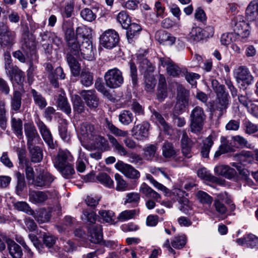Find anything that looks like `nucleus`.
<instances>
[{"instance_id":"50","label":"nucleus","mask_w":258,"mask_h":258,"mask_svg":"<svg viewBox=\"0 0 258 258\" xmlns=\"http://www.w3.org/2000/svg\"><path fill=\"white\" fill-rule=\"evenodd\" d=\"M66 178H70L74 173L75 169L73 167V162L62 166L61 168H56Z\"/></svg>"},{"instance_id":"4","label":"nucleus","mask_w":258,"mask_h":258,"mask_svg":"<svg viewBox=\"0 0 258 258\" xmlns=\"http://www.w3.org/2000/svg\"><path fill=\"white\" fill-rule=\"evenodd\" d=\"M16 43V33L7 25L0 22V45L2 47L11 48Z\"/></svg>"},{"instance_id":"15","label":"nucleus","mask_w":258,"mask_h":258,"mask_svg":"<svg viewBox=\"0 0 258 258\" xmlns=\"http://www.w3.org/2000/svg\"><path fill=\"white\" fill-rule=\"evenodd\" d=\"M24 133L28 146H32L34 142L39 139L37 131L32 122H27L24 125Z\"/></svg>"},{"instance_id":"26","label":"nucleus","mask_w":258,"mask_h":258,"mask_svg":"<svg viewBox=\"0 0 258 258\" xmlns=\"http://www.w3.org/2000/svg\"><path fill=\"white\" fill-rule=\"evenodd\" d=\"M139 191L147 198L153 199L156 202H159L161 199V196L146 183L141 184Z\"/></svg>"},{"instance_id":"32","label":"nucleus","mask_w":258,"mask_h":258,"mask_svg":"<svg viewBox=\"0 0 258 258\" xmlns=\"http://www.w3.org/2000/svg\"><path fill=\"white\" fill-rule=\"evenodd\" d=\"M11 123L12 130L15 135L19 139L23 138V122L21 119L16 118L12 114Z\"/></svg>"},{"instance_id":"60","label":"nucleus","mask_w":258,"mask_h":258,"mask_svg":"<svg viewBox=\"0 0 258 258\" xmlns=\"http://www.w3.org/2000/svg\"><path fill=\"white\" fill-rule=\"evenodd\" d=\"M196 196L198 200L203 204L211 205L212 203V197L203 191H199Z\"/></svg>"},{"instance_id":"46","label":"nucleus","mask_w":258,"mask_h":258,"mask_svg":"<svg viewBox=\"0 0 258 258\" xmlns=\"http://www.w3.org/2000/svg\"><path fill=\"white\" fill-rule=\"evenodd\" d=\"M93 77L88 70L84 69L81 74V83L85 87H89L93 84Z\"/></svg>"},{"instance_id":"8","label":"nucleus","mask_w":258,"mask_h":258,"mask_svg":"<svg viewBox=\"0 0 258 258\" xmlns=\"http://www.w3.org/2000/svg\"><path fill=\"white\" fill-rule=\"evenodd\" d=\"M119 39L118 33L112 29L104 31L99 38L100 45L107 49L115 47L119 42Z\"/></svg>"},{"instance_id":"22","label":"nucleus","mask_w":258,"mask_h":258,"mask_svg":"<svg viewBox=\"0 0 258 258\" xmlns=\"http://www.w3.org/2000/svg\"><path fill=\"white\" fill-rule=\"evenodd\" d=\"M22 97V94L20 91L17 90L14 91L10 102L11 114L21 112Z\"/></svg>"},{"instance_id":"58","label":"nucleus","mask_w":258,"mask_h":258,"mask_svg":"<svg viewBox=\"0 0 258 258\" xmlns=\"http://www.w3.org/2000/svg\"><path fill=\"white\" fill-rule=\"evenodd\" d=\"M243 126L244 132L247 134L251 135L258 131V126L248 120L243 121Z\"/></svg>"},{"instance_id":"24","label":"nucleus","mask_w":258,"mask_h":258,"mask_svg":"<svg viewBox=\"0 0 258 258\" xmlns=\"http://www.w3.org/2000/svg\"><path fill=\"white\" fill-rule=\"evenodd\" d=\"M192 145V141L188 138L186 132L183 131L181 139V151L183 155L187 158L191 157L190 151Z\"/></svg>"},{"instance_id":"11","label":"nucleus","mask_w":258,"mask_h":258,"mask_svg":"<svg viewBox=\"0 0 258 258\" xmlns=\"http://www.w3.org/2000/svg\"><path fill=\"white\" fill-rule=\"evenodd\" d=\"M80 49V59H84L89 61L93 60L95 58L94 51L92 43L89 39L85 38L81 40Z\"/></svg>"},{"instance_id":"31","label":"nucleus","mask_w":258,"mask_h":258,"mask_svg":"<svg viewBox=\"0 0 258 258\" xmlns=\"http://www.w3.org/2000/svg\"><path fill=\"white\" fill-rule=\"evenodd\" d=\"M246 17L250 21L255 20L258 18V0L251 1L246 10Z\"/></svg>"},{"instance_id":"29","label":"nucleus","mask_w":258,"mask_h":258,"mask_svg":"<svg viewBox=\"0 0 258 258\" xmlns=\"http://www.w3.org/2000/svg\"><path fill=\"white\" fill-rule=\"evenodd\" d=\"M214 171L217 175H221L228 179H232L236 174L234 169L231 168L229 166L224 165H220L215 167Z\"/></svg>"},{"instance_id":"38","label":"nucleus","mask_w":258,"mask_h":258,"mask_svg":"<svg viewBox=\"0 0 258 258\" xmlns=\"http://www.w3.org/2000/svg\"><path fill=\"white\" fill-rule=\"evenodd\" d=\"M96 178L100 184L104 186L109 188L114 187V181L107 173L105 172L99 173L96 176Z\"/></svg>"},{"instance_id":"52","label":"nucleus","mask_w":258,"mask_h":258,"mask_svg":"<svg viewBox=\"0 0 258 258\" xmlns=\"http://www.w3.org/2000/svg\"><path fill=\"white\" fill-rule=\"evenodd\" d=\"M118 119L122 124L127 125L133 121L134 116L130 111L123 110L119 114Z\"/></svg>"},{"instance_id":"61","label":"nucleus","mask_w":258,"mask_h":258,"mask_svg":"<svg viewBox=\"0 0 258 258\" xmlns=\"http://www.w3.org/2000/svg\"><path fill=\"white\" fill-rule=\"evenodd\" d=\"M80 15L84 20L88 22H92L96 18V15L89 8L83 9L80 13Z\"/></svg>"},{"instance_id":"13","label":"nucleus","mask_w":258,"mask_h":258,"mask_svg":"<svg viewBox=\"0 0 258 258\" xmlns=\"http://www.w3.org/2000/svg\"><path fill=\"white\" fill-rule=\"evenodd\" d=\"M35 122L45 142L50 148L54 149L55 147V142H53L52 136L49 130L39 118H37L35 120Z\"/></svg>"},{"instance_id":"53","label":"nucleus","mask_w":258,"mask_h":258,"mask_svg":"<svg viewBox=\"0 0 258 258\" xmlns=\"http://www.w3.org/2000/svg\"><path fill=\"white\" fill-rule=\"evenodd\" d=\"M106 127L115 136L126 137L128 136L127 131L120 130L108 120H106Z\"/></svg>"},{"instance_id":"37","label":"nucleus","mask_w":258,"mask_h":258,"mask_svg":"<svg viewBox=\"0 0 258 258\" xmlns=\"http://www.w3.org/2000/svg\"><path fill=\"white\" fill-rule=\"evenodd\" d=\"M29 149L31 160L33 163L40 162L43 158V153L41 149L38 146H28Z\"/></svg>"},{"instance_id":"41","label":"nucleus","mask_w":258,"mask_h":258,"mask_svg":"<svg viewBox=\"0 0 258 258\" xmlns=\"http://www.w3.org/2000/svg\"><path fill=\"white\" fill-rule=\"evenodd\" d=\"M73 109L77 113H81L85 111V104L81 98L78 95H73L72 97Z\"/></svg>"},{"instance_id":"16","label":"nucleus","mask_w":258,"mask_h":258,"mask_svg":"<svg viewBox=\"0 0 258 258\" xmlns=\"http://www.w3.org/2000/svg\"><path fill=\"white\" fill-rule=\"evenodd\" d=\"M149 126L147 122L135 125L132 130V136L138 141L145 140L148 137Z\"/></svg>"},{"instance_id":"57","label":"nucleus","mask_w":258,"mask_h":258,"mask_svg":"<svg viewBox=\"0 0 258 258\" xmlns=\"http://www.w3.org/2000/svg\"><path fill=\"white\" fill-rule=\"evenodd\" d=\"M157 150V146L153 144L147 145L143 149L144 155L147 160H152L156 155Z\"/></svg>"},{"instance_id":"36","label":"nucleus","mask_w":258,"mask_h":258,"mask_svg":"<svg viewBox=\"0 0 258 258\" xmlns=\"http://www.w3.org/2000/svg\"><path fill=\"white\" fill-rule=\"evenodd\" d=\"M152 118L163 128L165 133L167 134L170 133L171 128L166 122L161 114L156 111H154L152 113Z\"/></svg>"},{"instance_id":"21","label":"nucleus","mask_w":258,"mask_h":258,"mask_svg":"<svg viewBox=\"0 0 258 258\" xmlns=\"http://www.w3.org/2000/svg\"><path fill=\"white\" fill-rule=\"evenodd\" d=\"M228 102V97H217L215 101L211 103L210 110L212 112H214L216 110L219 111V114L222 115L227 108Z\"/></svg>"},{"instance_id":"9","label":"nucleus","mask_w":258,"mask_h":258,"mask_svg":"<svg viewBox=\"0 0 258 258\" xmlns=\"http://www.w3.org/2000/svg\"><path fill=\"white\" fill-rule=\"evenodd\" d=\"M233 74L237 82L239 83H241L248 85L253 81V77L246 66L237 67L234 69Z\"/></svg>"},{"instance_id":"44","label":"nucleus","mask_w":258,"mask_h":258,"mask_svg":"<svg viewBox=\"0 0 258 258\" xmlns=\"http://www.w3.org/2000/svg\"><path fill=\"white\" fill-rule=\"evenodd\" d=\"M32 216L39 223L48 222L50 217L49 213L44 209H40L36 213L34 211V215Z\"/></svg>"},{"instance_id":"35","label":"nucleus","mask_w":258,"mask_h":258,"mask_svg":"<svg viewBox=\"0 0 258 258\" xmlns=\"http://www.w3.org/2000/svg\"><path fill=\"white\" fill-rule=\"evenodd\" d=\"M126 37L129 43H131L133 42V39L137 36L142 28L138 24L133 23L129 24V26L127 28Z\"/></svg>"},{"instance_id":"10","label":"nucleus","mask_w":258,"mask_h":258,"mask_svg":"<svg viewBox=\"0 0 258 258\" xmlns=\"http://www.w3.org/2000/svg\"><path fill=\"white\" fill-rule=\"evenodd\" d=\"M116 168L126 177L131 179H138L140 177V172L132 165L122 161H118L115 164Z\"/></svg>"},{"instance_id":"48","label":"nucleus","mask_w":258,"mask_h":258,"mask_svg":"<svg viewBox=\"0 0 258 258\" xmlns=\"http://www.w3.org/2000/svg\"><path fill=\"white\" fill-rule=\"evenodd\" d=\"M17 178V185L16 191L18 195H20L26 186L24 176L23 174L18 172L16 173Z\"/></svg>"},{"instance_id":"23","label":"nucleus","mask_w":258,"mask_h":258,"mask_svg":"<svg viewBox=\"0 0 258 258\" xmlns=\"http://www.w3.org/2000/svg\"><path fill=\"white\" fill-rule=\"evenodd\" d=\"M56 103L57 107L67 115L71 113V107L63 91H61L58 95Z\"/></svg>"},{"instance_id":"56","label":"nucleus","mask_w":258,"mask_h":258,"mask_svg":"<svg viewBox=\"0 0 258 258\" xmlns=\"http://www.w3.org/2000/svg\"><path fill=\"white\" fill-rule=\"evenodd\" d=\"M75 2L73 1L67 2L62 9L61 15L63 18H68L72 16L74 12Z\"/></svg>"},{"instance_id":"17","label":"nucleus","mask_w":258,"mask_h":258,"mask_svg":"<svg viewBox=\"0 0 258 258\" xmlns=\"http://www.w3.org/2000/svg\"><path fill=\"white\" fill-rule=\"evenodd\" d=\"M221 145L219 149L215 153L214 157L215 158L219 157L223 154L235 151V145L232 137L230 138L222 137L221 138Z\"/></svg>"},{"instance_id":"33","label":"nucleus","mask_w":258,"mask_h":258,"mask_svg":"<svg viewBox=\"0 0 258 258\" xmlns=\"http://www.w3.org/2000/svg\"><path fill=\"white\" fill-rule=\"evenodd\" d=\"M81 40L79 39H76L71 40L67 42L69 52L67 55H71L75 56L77 58H80V49L81 44H80Z\"/></svg>"},{"instance_id":"6","label":"nucleus","mask_w":258,"mask_h":258,"mask_svg":"<svg viewBox=\"0 0 258 258\" xmlns=\"http://www.w3.org/2000/svg\"><path fill=\"white\" fill-rule=\"evenodd\" d=\"M106 86L110 88L119 87L123 83L121 72L117 68L109 70L104 75Z\"/></svg>"},{"instance_id":"59","label":"nucleus","mask_w":258,"mask_h":258,"mask_svg":"<svg viewBox=\"0 0 258 258\" xmlns=\"http://www.w3.org/2000/svg\"><path fill=\"white\" fill-rule=\"evenodd\" d=\"M137 213L135 210H125L121 212L117 219L119 221L123 222L135 217Z\"/></svg>"},{"instance_id":"62","label":"nucleus","mask_w":258,"mask_h":258,"mask_svg":"<svg viewBox=\"0 0 258 258\" xmlns=\"http://www.w3.org/2000/svg\"><path fill=\"white\" fill-rule=\"evenodd\" d=\"M100 218L105 222L109 223L114 221V213L110 210H100L99 212Z\"/></svg>"},{"instance_id":"1","label":"nucleus","mask_w":258,"mask_h":258,"mask_svg":"<svg viewBox=\"0 0 258 258\" xmlns=\"http://www.w3.org/2000/svg\"><path fill=\"white\" fill-rule=\"evenodd\" d=\"M79 134L84 140L91 141L98 147H104L107 145V141L103 137L97 135L93 125L88 122L82 123L80 127Z\"/></svg>"},{"instance_id":"28","label":"nucleus","mask_w":258,"mask_h":258,"mask_svg":"<svg viewBox=\"0 0 258 258\" xmlns=\"http://www.w3.org/2000/svg\"><path fill=\"white\" fill-rule=\"evenodd\" d=\"M48 198L47 192L39 190H33L29 194V201L35 204H41Z\"/></svg>"},{"instance_id":"5","label":"nucleus","mask_w":258,"mask_h":258,"mask_svg":"<svg viewBox=\"0 0 258 258\" xmlns=\"http://www.w3.org/2000/svg\"><path fill=\"white\" fill-rule=\"evenodd\" d=\"M108 139L114 150L121 156H127L131 163H137L142 161L141 157L136 153H131L128 154L125 148L113 136L108 135Z\"/></svg>"},{"instance_id":"42","label":"nucleus","mask_w":258,"mask_h":258,"mask_svg":"<svg viewBox=\"0 0 258 258\" xmlns=\"http://www.w3.org/2000/svg\"><path fill=\"white\" fill-rule=\"evenodd\" d=\"M204 36V30L199 27H193L189 34V39L194 42L201 40Z\"/></svg>"},{"instance_id":"20","label":"nucleus","mask_w":258,"mask_h":258,"mask_svg":"<svg viewBox=\"0 0 258 258\" xmlns=\"http://www.w3.org/2000/svg\"><path fill=\"white\" fill-rule=\"evenodd\" d=\"M7 76L10 77L12 83H16L19 85L23 83L24 80L25 74L21 71L16 66L9 70L6 71Z\"/></svg>"},{"instance_id":"30","label":"nucleus","mask_w":258,"mask_h":258,"mask_svg":"<svg viewBox=\"0 0 258 258\" xmlns=\"http://www.w3.org/2000/svg\"><path fill=\"white\" fill-rule=\"evenodd\" d=\"M8 249L12 258H21L23 255L21 247L14 240L10 239L7 240Z\"/></svg>"},{"instance_id":"7","label":"nucleus","mask_w":258,"mask_h":258,"mask_svg":"<svg viewBox=\"0 0 258 258\" xmlns=\"http://www.w3.org/2000/svg\"><path fill=\"white\" fill-rule=\"evenodd\" d=\"M250 153L248 151H242L239 154L234 155V158L235 161L239 162L238 163L232 162L231 165L235 167L238 171H239L240 174L243 175V178L247 180L248 184L251 182V179L248 177L247 172L248 171L244 169H242V165H245L247 162H249L250 160Z\"/></svg>"},{"instance_id":"45","label":"nucleus","mask_w":258,"mask_h":258,"mask_svg":"<svg viewBox=\"0 0 258 258\" xmlns=\"http://www.w3.org/2000/svg\"><path fill=\"white\" fill-rule=\"evenodd\" d=\"M213 141L211 136L208 137L203 141V145L201 149V154L203 157L208 158L211 148L213 145Z\"/></svg>"},{"instance_id":"64","label":"nucleus","mask_w":258,"mask_h":258,"mask_svg":"<svg viewBox=\"0 0 258 258\" xmlns=\"http://www.w3.org/2000/svg\"><path fill=\"white\" fill-rule=\"evenodd\" d=\"M138 59L140 67L143 70L147 72H153L154 71V68L151 63H150L147 58L144 57L140 58L138 57Z\"/></svg>"},{"instance_id":"54","label":"nucleus","mask_w":258,"mask_h":258,"mask_svg":"<svg viewBox=\"0 0 258 258\" xmlns=\"http://www.w3.org/2000/svg\"><path fill=\"white\" fill-rule=\"evenodd\" d=\"M116 20L124 29H127L131 23L128 15L126 12L123 11L118 13L116 17Z\"/></svg>"},{"instance_id":"55","label":"nucleus","mask_w":258,"mask_h":258,"mask_svg":"<svg viewBox=\"0 0 258 258\" xmlns=\"http://www.w3.org/2000/svg\"><path fill=\"white\" fill-rule=\"evenodd\" d=\"M14 208L16 210L25 212L28 215H34V211L31 209L29 205L25 202H16L14 204Z\"/></svg>"},{"instance_id":"34","label":"nucleus","mask_w":258,"mask_h":258,"mask_svg":"<svg viewBox=\"0 0 258 258\" xmlns=\"http://www.w3.org/2000/svg\"><path fill=\"white\" fill-rule=\"evenodd\" d=\"M77 59H81L80 58H77L75 56L67 55V60L71 69L72 74L74 76H77L80 74L81 67Z\"/></svg>"},{"instance_id":"40","label":"nucleus","mask_w":258,"mask_h":258,"mask_svg":"<svg viewBox=\"0 0 258 258\" xmlns=\"http://www.w3.org/2000/svg\"><path fill=\"white\" fill-rule=\"evenodd\" d=\"M31 93L35 104L41 109L44 108L47 105L45 98L42 94L34 89H32Z\"/></svg>"},{"instance_id":"49","label":"nucleus","mask_w":258,"mask_h":258,"mask_svg":"<svg viewBox=\"0 0 258 258\" xmlns=\"http://www.w3.org/2000/svg\"><path fill=\"white\" fill-rule=\"evenodd\" d=\"M77 34L78 38L81 40H84L85 38L89 39L92 35V30L86 26H81L77 28Z\"/></svg>"},{"instance_id":"47","label":"nucleus","mask_w":258,"mask_h":258,"mask_svg":"<svg viewBox=\"0 0 258 258\" xmlns=\"http://www.w3.org/2000/svg\"><path fill=\"white\" fill-rule=\"evenodd\" d=\"M162 155L166 158L173 157L176 154V151L174 149L172 143L165 142L162 148Z\"/></svg>"},{"instance_id":"18","label":"nucleus","mask_w":258,"mask_h":258,"mask_svg":"<svg viewBox=\"0 0 258 258\" xmlns=\"http://www.w3.org/2000/svg\"><path fill=\"white\" fill-rule=\"evenodd\" d=\"M80 94L89 107L96 108L98 106L99 98L96 95L95 91L93 90H82Z\"/></svg>"},{"instance_id":"3","label":"nucleus","mask_w":258,"mask_h":258,"mask_svg":"<svg viewBox=\"0 0 258 258\" xmlns=\"http://www.w3.org/2000/svg\"><path fill=\"white\" fill-rule=\"evenodd\" d=\"M206 119V115L203 108L196 106L190 115V130L196 134H200L203 129Z\"/></svg>"},{"instance_id":"63","label":"nucleus","mask_w":258,"mask_h":258,"mask_svg":"<svg viewBox=\"0 0 258 258\" xmlns=\"http://www.w3.org/2000/svg\"><path fill=\"white\" fill-rule=\"evenodd\" d=\"M188 91L182 86L179 85L177 87V98L178 100L181 102L188 103Z\"/></svg>"},{"instance_id":"43","label":"nucleus","mask_w":258,"mask_h":258,"mask_svg":"<svg viewBox=\"0 0 258 258\" xmlns=\"http://www.w3.org/2000/svg\"><path fill=\"white\" fill-rule=\"evenodd\" d=\"M6 103L3 100H0V127L3 130L7 127V118L6 116L7 110L6 108Z\"/></svg>"},{"instance_id":"19","label":"nucleus","mask_w":258,"mask_h":258,"mask_svg":"<svg viewBox=\"0 0 258 258\" xmlns=\"http://www.w3.org/2000/svg\"><path fill=\"white\" fill-rule=\"evenodd\" d=\"M73 161L74 158L69 151H59L53 161V163L55 168H61L62 166Z\"/></svg>"},{"instance_id":"39","label":"nucleus","mask_w":258,"mask_h":258,"mask_svg":"<svg viewBox=\"0 0 258 258\" xmlns=\"http://www.w3.org/2000/svg\"><path fill=\"white\" fill-rule=\"evenodd\" d=\"M114 178L116 181L115 189L117 191H125L132 189L127 182L121 175L118 173H116L114 175Z\"/></svg>"},{"instance_id":"25","label":"nucleus","mask_w":258,"mask_h":258,"mask_svg":"<svg viewBox=\"0 0 258 258\" xmlns=\"http://www.w3.org/2000/svg\"><path fill=\"white\" fill-rule=\"evenodd\" d=\"M236 242L239 245L258 248V237L252 234H246L243 237L237 239Z\"/></svg>"},{"instance_id":"51","label":"nucleus","mask_w":258,"mask_h":258,"mask_svg":"<svg viewBox=\"0 0 258 258\" xmlns=\"http://www.w3.org/2000/svg\"><path fill=\"white\" fill-rule=\"evenodd\" d=\"M214 206L217 213L218 216L222 219H225L227 216V209L224 204L218 201L214 202Z\"/></svg>"},{"instance_id":"14","label":"nucleus","mask_w":258,"mask_h":258,"mask_svg":"<svg viewBox=\"0 0 258 258\" xmlns=\"http://www.w3.org/2000/svg\"><path fill=\"white\" fill-rule=\"evenodd\" d=\"M161 63L162 66H166L167 73L172 77H179L182 76L183 73L186 72V69L184 68H180L175 64L170 59H165L163 58H161Z\"/></svg>"},{"instance_id":"27","label":"nucleus","mask_w":258,"mask_h":258,"mask_svg":"<svg viewBox=\"0 0 258 258\" xmlns=\"http://www.w3.org/2000/svg\"><path fill=\"white\" fill-rule=\"evenodd\" d=\"M88 232L90 236V240L94 243H99L103 239L100 226L92 225L88 228Z\"/></svg>"},{"instance_id":"2","label":"nucleus","mask_w":258,"mask_h":258,"mask_svg":"<svg viewBox=\"0 0 258 258\" xmlns=\"http://www.w3.org/2000/svg\"><path fill=\"white\" fill-rule=\"evenodd\" d=\"M231 25L234 34L238 36L237 41L246 42L250 33V28L249 24L244 20V17L241 15L235 17L231 21Z\"/></svg>"},{"instance_id":"12","label":"nucleus","mask_w":258,"mask_h":258,"mask_svg":"<svg viewBox=\"0 0 258 258\" xmlns=\"http://www.w3.org/2000/svg\"><path fill=\"white\" fill-rule=\"evenodd\" d=\"M54 177L49 172L44 169L39 171L35 177L34 185L40 187H48L53 181Z\"/></svg>"}]
</instances>
